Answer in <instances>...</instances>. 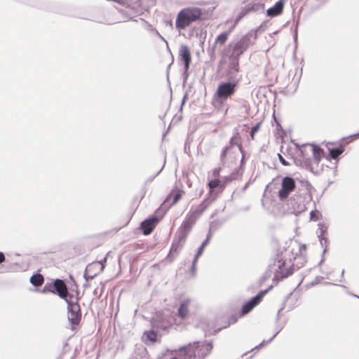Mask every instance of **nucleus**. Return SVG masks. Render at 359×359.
I'll return each mask as SVG.
<instances>
[{"instance_id": "nucleus-13", "label": "nucleus", "mask_w": 359, "mask_h": 359, "mask_svg": "<svg viewBox=\"0 0 359 359\" xmlns=\"http://www.w3.org/2000/svg\"><path fill=\"white\" fill-rule=\"evenodd\" d=\"M159 221L160 218L158 217L155 215L151 216L140 223V229L144 235H149L154 231Z\"/></svg>"}, {"instance_id": "nucleus-39", "label": "nucleus", "mask_w": 359, "mask_h": 359, "mask_svg": "<svg viewBox=\"0 0 359 359\" xmlns=\"http://www.w3.org/2000/svg\"><path fill=\"white\" fill-rule=\"evenodd\" d=\"M320 217H321V213L317 210H312L310 212V218L311 220L317 221L320 219Z\"/></svg>"}, {"instance_id": "nucleus-32", "label": "nucleus", "mask_w": 359, "mask_h": 359, "mask_svg": "<svg viewBox=\"0 0 359 359\" xmlns=\"http://www.w3.org/2000/svg\"><path fill=\"white\" fill-rule=\"evenodd\" d=\"M184 245L172 240V245L170 250V253H179L180 250L183 248Z\"/></svg>"}, {"instance_id": "nucleus-49", "label": "nucleus", "mask_w": 359, "mask_h": 359, "mask_svg": "<svg viewBox=\"0 0 359 359\" xmlns=\"http://www.w3.org/2000/svg\"><path fill=\"white\" fill-rule=\"evenodd\" d=\"M163 167H164V166H163V167L161 168V170H160L158 172H157L154 175H153V176H152V177H149V178L147 180L146 183L151 182V181H152V180H154V179L157 176V175H158V174H159V173L161 172V170H163Z\"/></svg>"}, {"instance_id": "nucleus-12", "label": "nucleus", "mask_w": 359, "mask_h": 359, "mask_svg": "<svg viewBox=\"0 0 359 359\" xmlns=\"http://www.w3.org/2000/svg\"><path fill=\"white\" fill-rule=\"evenodd\" d=\"M193 344L195 350L191 354L194 356L198 355L202 359L209 355L212 349V344L211 341H205L201 342L200 341H194Z\"/></svg>"}, {"instance_id": "nucleus-37", "label": "nucleus", "mask_w": 359, "mask_h": 359, "mask_svg": "<svg viewBox=\"0 0 359 359\" xmlns=\"http://www.w3.org/2000/svg\"><path fill=\"white\" fill-rule=\"evenodd\" d=\"M292 292H290V294H288L286 297H285V302L283 303L282 304V306L279 309V310L278 311V313H277V315H276V322H279V320H280V313L281 311L285 309V302L290 298V297L292 296Z\"/></svg>"}, {"instance_id": "nucleus-18", "label": "nucleus", "mask_w": 359, "mask_h": 359, "mask_svg": "<svg viewBox=\"0 0 359 359\" xmlns=\"http://www.w3.org/2000/svg\"><path fill=\"white\" fill-rule=\"evenodd\" d=\"M229 32H222L220 33L215 39L214 43L212 44V48L209 50V55L211 60H214L215 59V49L218 45L222 46L226 43L229 39Z\"/></svg>"}, {"instance_id": "nucleus-28", "label": "nucleus", "mask_w": 359, "mask_h": 359, "mask_svg": "<svg viewBox=\"0 0 359 359\" xmlns=\"http://www.w3.org/2000/svg\"><path fill=\"white\" fill-rule=\"evenodd\" d=\"M29 281L33 286L39 287L43 283L44 278L41 273L36 272L30 277Z\"/></svg>"}, {"instance_id": "nucleus-7", "label": "nucleus", "mask_w": 359, "mask_h": 359, "mask_svg": "<svg viewBox=\"0 0 359 359\" xmlns=\"http://www.w3.org/2000/svg\"><path fill=\"white\" fill-rule=\"evenodd\" d=\"M175 318L169 311L157 312L151 320V327L156 330L167 331L175 323Z\"/></svg>"}, {"instance_id": "nucleus-35", "label": "nucleus", "mask_w": 359, "mask_h": 359, "mask_svg": "<svg viewBox=\"0 0 359 359\" xmlns=\"http://www.w3.org/2000/svg\"><path fill=\"white\" fill-rule=\"evenodd\" d=\"M269 22L264 21L256 29H252L250 32H253L255 34H256V39L257 38V32H263L266 30L268 27Z\"/></svg>"}, {"instance_id": "nucleus-54", "label": "nucleus", "mask_w": 359, "mask_h": 359, "mask_svg": "<svg viewBox=\"0 0 359 359\" xmlns=\"http://www.w3.org/2000/svg\"><path fill=\"white\" fill-rule=\"evenodd\" d=\"M188 98V94L187 93H186L183 97H182V103H181V107H180V109L182 110V107L183 105L184 104V103L186 102Z\"/></svg>"}, {"instance_id": "nucleus-38", "label": "nucleus", "mask_w": 359, "mask_h": 359, "mask_svg": "<svg viewBox=\"0 0 359 359\" xmlns=\"http://www.w3.org/2000/svg\"><path fill=\"white\" fill-rule=\"evenodd\" d=\"M261 124H262L261 122H258L251 128L250 132V136L252 140L254 139L255 134L259 131Z\"/></svg>"}, {"instance_id": "nucleus-51", "label": "nucleus", "mask_w": 359, "mask_h": 359, "mask_svg": "<svg viewBox=\"0 0 359 359\" xmlns=\"http://www.w3.org/2000/svg\"><path fill=\"white\" fill-rule=\"evenodd\" d=\"M188 71L189 70H186L185 69H184V72L182 74L183 82L184 83H185L187 81V78L189 76Z\"/></svg>"}, {"instance_id": "nucleus-41", "label": "nucleus", "mask_w": 359, "mask_h": 359, "mask_svg": "<svg viewBox=\"0 0 359 359\" xmlns=\"http://www.w3.org/2000/svg\"><path fill=\"white\" fill-rule=\"evenodd\" d=\"M276 180H277V179H276V178H275V179H273V180H272V182H270L269 184H268L266 185V187L265 191H269V192H270V191H272V189H273L272 186H274V187H275L276 185H278V183H276Z\"/></svg>"}, {"instance_id": "nucleus-5", "label": "nucleus", "mask_w": 359, "mask_h": 359, "mask_svg": "<svg viewBox=\"0 0 359 359\" xmlns=\"http://www.w3.org/2000/svg\"><path fill=\"white\" fill-rule=\"evenodd\" d=\"M285 266V260L278 253L274 258L271 259L268 266V271L266 272L265 276L263 277L266 279L271 276V273L274 272L276 274L273 278V280L280 281L291 276L294 272L293 265L287 269L285 271L278 272L282 270Z\"/></svg>"}, {"instance_id": "nucleus-11", "label": "nucleus", "mask_w": 359, "mask_h": 359, "mask_svg": "<svg viewBox=\"0 0 359 359\" xmlns=\"http://www.w3.org/2000/svg\"><path fill=\"white\" fill-rule=\"evenodd\" d=\"M346 138L343 137L341 139L339 145L336 147L328 148L329 154L326 157L327 160L333 159L337 161H339V156L344 153L345 151V147L349 143L346 141ZM337 162L334 163V169L335 172H337Z\"/></svg>"}, {"instance_id": "nucleus-8", "label": "nucleus", "mask_w": 359, "mask_h": 359, "mask_svg": "<svg viewBox=\"0 0 359 359\" xmlns=\"http://www.w3.org/2000/svg\"><path fill=\"white\" fill-rule=\"evenodd\" d=\"M234 146H237L238 147L239 151L241 153H243V149L241 145V135L238 131L234 132L233 136L229 140V145L224 147L222 150L220 154V163L222 167L226 166L227 155L231 154V150Z\"/></svg>"}, {"instance_id": "nucleus-29", "label": "nucleus", "mask_w": 359, "mask_h": 359, "mask_svg": "<svg viewBox=\"0 0 359 359\" xmlns=\"http://www.w3.org/2000/svg\"><path fill=\"white\" fill-rule=\"evenodd\" d=\"M215 222H211L210 226V229H209V231H208V234L206 236L205 239L202 242L201 245H200V247L197 250V251L199 252L201 254L203 253L205 248L208 245V244L210 242V240L211 238V229L213 228V225H214Z\"/></svg>"}, {"instance_id": "nucleus-47", "label": "nucleus", "mask_w": 359, "mask_h": 359, "mask_svg": "<svg viewBox=\"0 0 359 359\" xmlns=\"http://www.w3.org/2000/svg\"><path fill=\"white\" fill-rule=\"evenodd\" d=\"M222 182V184H224V188H225L226 185L232 181H231V179L230 178L229 175H228V176H225L224 177H223Z\"/></svg>"}, {"instance_id": "nucleus-43", "label": "nucleus", "mask_w": 359, "mask_h": 359, "mask_svg": "<svg viewBox=\"0 0 359 359\" xmlns=\"http://www.w3.org/2000/svg\"><path fill=\"white\" fill-rule=\"evenodd\" d=\"M69 278L72 282V290L76 291V294H78L77 284H76V281L74 280V278L72 277V276L70 275Z\"/></svg>"}, {"instance_id": "nucleus-62", "label": "nucleus", "mask_w": 359, "mask_h": 359, "mask_svg": "<svg viewBox=\"0 0 359 359\" xmlns=\"http://www.w3.org/2000/svg\"><path fill=\"white\" fill-rule=\"evenodd\" d=\"M295 307L294 305H289L288 306V311L292 310Z\"/></svg>"}, {"instance_id": "nucleus-44", "label": "nucleus", "mask_w": 359, "mask_h": 359, "mask_svg": "<svg viewBox=\"0 0 359 359\" xmlns=\"http://www.w3.org/2000/svg\"><path fill=\"white\" fill-rule=\"evenodd\" d=\"M272 288H273V285H270V286L268 287L267 289L264 290H260L258 293L263 292L261 294L260 299L262 300V299L264 297V295L266 294Z\"/></svg>"}, {"instance_id": "nucleus-24", "label": "nucleus", "mask_w": 359, "mask_h": 359, "mask_svg": "<svg viewBox=\"0 0 359 359\" xmlns=\"http://www.w3.org/2000/svg\"><path fill=\"white\" fill-rule=\"evenodd\" d=\"M197 219L198 217L196 215H194L193 213H190L186 217L185 220L180 226V228L189 233L192 229L194 224L196 223Z\"/></svg>"}, {"instance_id": "nucleus-22", "label": "nucleus", "mask_w": 359, "mask_h": 359, "mask_svg": "<svg viewBox=\"0 0 359 359\" xmlns=\"http://www.w3.org/2000/svg\"><path fill=\"white\" fill-rule=\"evenodd\" d=\"M209 187V197L212 198L214 196L217 197V194L215 193L216 189H219V191H222L224 188V184L219 179H213L209 181L208 184Z\"/></svg>"}, {"instance_id": "nucleus-16", "label": "nucleus", "mask_w": 359, "mask_h": 359, "mask_svg": "<svg viewBox=\"0 0 359 359\" xmlns=\"http://www.w3.org/2000/svg\"><path fill=\"white\" fill-rule=\"evenodd\" d=\"M294 162L296 165L299 166L302 168L309 170L315 175H318V172L315 171L313 167L312 160L310 156L299 155V157L294 158Z\"/></svg>"}, {"instance_id": "nucleus-21", "label": "nucleus", "mask_w": 359, "mask_h": 359, "mask_svg": "<svg viewBox=\"0 0 359 359\" xmlns=\"http://www.w3.org/2000/svg\"><path fill=\"white\" fill-rule=\"evenodd\" d=\"M216 199V196H214L212 198L209 196L204 198L203 201L196 207V208L191 212L196 215L198 218L205 211V210Z\"/></svg>"}, {"instance_id": "nucleus-2", "label": "nucleus", "mask_w": 359, "mask_h": 359, "mask_svg": "<svg viewBox=\"0 0 359 359\" xmlns=\"http://www.w3.org/2000/svg\"><path fill=\"white\" fill-rule=\"evenodd\" d=\"M40 292L43 294L52 293L64 299L67 304V318L72 325V330H74V327L79 325L81 319L79 297L69 292L66 280L56 278L52 282H48L40 290Z\"/></svg>"}, {"instance_id": "nucleus-1", "label": "nucleus", "mask_w": 359, "mask_h": 359, "mask_svg": "<svg viewBox=\"0 0 359 359\" xmlns=\"http://www.w3.org/2000/svg\"><path fill=\"white\" fill-rule=\"evenodd\" d=\"M256 41V34L253 32H248L238 39L231 41L221 52L222 58L219 65L228 60L225 75L227 81L240 83L241 76L240 72V57L254 44Z\"/></svg>"}, {"instance_id": "nucleus-60", "label": "nucleus", "mask_w": 359, "mask_h": 359, "mask_svg": "<svg viewBox=\"0 0 359 359\" xmlns=\"http://www.w3.org/2000/svg\"><path fill=\"white\" fill-rule=\"evenodd\" d=\"M306 248V245H301L299 247V252H302L303 250H305Z\"/></svg>"}, {"instance_id": "nucleus-17", "label": "nucleus", "mask_w": 359, "mask_h": 359, "mask_svg": "<svg viewBox=\"0 0 359 359\" xmlns=\"http://www.w3.org/2000/svg\"><path fill=\"white\" fill-rule=\"evenodd\" d=\"M179 59L183 62L184 69L189 70L191 62V56L190 50L187 45H182L180 46L179 50Z\"/></svg>"}, {"instance_id": "nucleus-36", "label": "nucleus", "mask_w": 359, "mask_h": 359, "mask_svg": "<svg viewBox=\"0 0 359 359\" xmlns=\"http://www.w3.org/2000/svg\"><path fill=\"white\" fill-rule=\"evenodd\" d=\"M242 175V170L241 168H237L234 171H233L230 175L229 177L231 179V181L238 180L240 178Z\"/></svg>"}, {"instance_id": "nucleus-50", "label": "nucleus", "mask_w": 359, "mask_h": 359, "mask_svg": "<svg viewBox=\"0 0 359 359\" xmlns=\"http://www.w3.org/2000/svg\"><path fill=\"white\" fill-rule=\"evenodd\" d=\"M318 1V5L316 6V8H320L325 4H326L328 0H316Z\"/></svg>"}, {"instance_id": "nucleus-14", "label": "nucleus", "mask_w": 359, "mask_h": 359, "mask_svg": "<svg viewBox=\"0 0 359 359\" xmlns=\"http://www.w3.org/2000/svg\"><path fill=\"white\" fill-rule=\"evenodd\" d=\"M263 292L257 293L255 296L251 297L248 301L245 302L240 311L239 317L245 316L248 314L260 302V297Z\"/></svg>"}, {"instance_id": "nucleus-25", "label": "nucleus", "mask_w": 359, "mask_h": 359, "mask_svg": "<svg viewBox=\"0 0 359 359\" xmlns=\"http://www.w3.org/2000/svg\"><path fill=\"white\" fill-rule=\"evenodd\" d=\"M276 328H275L276 332H275V334L272 336V337L270 339H269L267 341H266L265 340H263L259 345H257V346H255L253 348H252L251 351L260 348L265 344V343H266V344L271 343L273 340V339L277 336V334L283 329V327H285V325L286 324L285 322H283V323L276 322Z\"/></svg>"}, {"instance_id": "nucleus-27", "label": "nucleus", "mask_w": 359, "mask_h": 359, "mask_svg": "<svg viewBox=\"0 0 359 359\" xmlns=\"http://www.w3.org/2000/svg\"><path fill=\"white\" fill-rule=\"evenodd\" d=\"M189 233L180 227L176 231L173 240L184 245Z\"/></svg>"}, {"instance_id": "nucleus-26", "label": "nucleus", "mask_w": 359, "mask_h": 359, "mask_svg": "<svg viewBox=\"0 0 359 359\" xmlns=\"http://www.w3.org/2000/svg\"><path fill=\"white\" fill-rule=\"evenodd\" d=\"M189 303V299H184L180 304L177 310V315L181 319L184 320L187 317L189 313L188 306Z\"/></svg>"}, {"instance_id": "nucleus-56", "label": "nucleus", "mask_w": 359, "mask_h": 359, "mask_svg": "<svg viewBox=\"0 0 359 359\" xmlns=\"http://www.w3.org/2000/svg\"><path fill=\"white\" fill-rule=\"evenodd\" d=\"M297 26H298V24H297V25H296V27L294 31V34H293V38H294V42L297 41Z\"/></svg>"}, {"instance_id": "nucleus-53", "label": "nucleus", "mask_w": 359, "mask_h": 359, "mask_svg": "<svg viewBox=\"0 0 359 359\" xmlns=\"http://www.w3.org/2000/svg\"><path fill=\"white\" fill-rule=\"evenodd\" d=\"M201 255H202V254L197 251L194 259H193L192 263L196 264L199 257Z\"/></svg>"}, {"instance_id": "nucleus-45", "label": "nucleus", "mask_w": 359, "mask_h": 359, "mask_svg": "<svg viewBox=\"0 0 359 359\" xmlns=\"http://www.w3.org/2000/svg\"><path fill=\"white\" fill-rule=\"evenodd\" d=\"M278 159H279V161L280 162V163L283 165H289L290 163L283 158V156L280 154H278Z\"/></svg>"}, {"instance_id": "nucleus-42", "label": "nucleus", "mask_w": 359, "mask_h": 359, "mask_svg": "<svg viewBox=\"0 0 359 359\" xmlns=\"http://www.w3.org/2000/svg\"><path fill=\"white\" fill-rule=\"evenodd\" d=\"M222 167L216 168L212 170V176L214 179H219Z\"/></svg>"}, {"instance_id": "nucleus-6", "label": "nucleus", "mask_w": 359, "mask_h": 359, "mask_svg": "<svg viewBox=\"0 0 359 359\" xmlns=\"http://www.w3.org/2000/svg\"><path fill=\"white\" fill-rule=\"evenodd\" d=\"M239 83L231 81L219 82L215 93V97L221 104H223L236 93Z\"/></svg>"}, {"instance_id": "nucleus-55", "label": "nucleus", "mask_w": 359, "mask_h": 359, "mask_svg": "<svg viewBox=\"0 0 359 359\" xmlns=\"http://www.w3.org/2000/svg\"><path fill=\"white\" fill-rule=\"evenodd\" d=\"M6 260L5 254L3 252H0V264L4 262Z\"/></svg>"}, {"instance_id": "nucleus-48", "label": "nucleus", "mask_w": 359, "mask_h": 359, "mask_svg": "<svg viewBox=\"0 0 359 359\" xmlns=\"http://www.w3.org/2000/svg\"><path fill=\"white\" fill-rule=\"evenodd\" d=\"M196 264L192 263L191 268H190V272L192 274V276H194L196 275Z\"/></svg>"}, {"instance_id": "nucleus-61", "label": "nucleus", "mask_w": 359, "mask_h": 359, "mask_svg": "<svg viewBox=\"0 0 359 359\" xmlns=\"http://www.w3.org/2000/svg\"><path fill=\"white\" fill-rule=\"evenodd\" d=\"M359 137V132L358 133H355V134H353V135H351L349 136V137Z\"/></svg>"}, {"instance_id": "nucleus-59", "label": "nucleus", "mask_w": 359, "mask_h": 359, "mask_svg": "<svg viewBox=\"0 0 359 359\" xmlns=\"http://www.w3.org/2000/svg\"><path fill=\"white\" fill-rule=\"evenodd\" d=\"M156 34L158 35V36L164 42H166L167 41L159 34V32L156 30Z\"/></svg>"}, {"instance_id": "nucleus-23", "label": "nucleus", "mask_w": 359, "mask_h": 359, "mask_svg": "<svg viewBox=\"0 0 359 359\" xmlns=\"http://www.w3.org/2000/svg\"><path fill=\"white\" fill-rule=\"evenodd\" d=\"M311 147L309 151L312 153L313 162L318 165L325 154L324 150L315 144H311Z\"/></svg>"}, {"instance_id": "nucleus-20", "label": "nucleus", "mask_w": 359, "mask_h": 359, "mask_svg": "<svg viewBox=\"0 0 359 359\" xmlns=\"http://www.w3.org/2000/svg\"><path fill=\"white\" fill-rule=\"evenodd\" d=\"M285 4V0H278L272 7L266 10V15L273 18L280 15L283 11Z\"/></svg>"}, {"instance_id": "nucleus-63", "label": "nucleus", "mask_w": 359, "mask_h": 359, "mask_svg": "<svg viewBox=\"0 0 359 359\" xmlns=\"http://www.w3.org/2000/svg\"><path fill=\"white\" fill-rule=\"evenodd\" d=\"M344 270H342L341 273V278H344Z\"/></svg>"}, {"instance_id": "nucleus-15", "label": "nucleus", "mask_w": 359, "mask_h": 359, "mask_svg": "<svg viewBox=\"0 0 359 359\" xmlns=\"http://www.w3.org/2000/svg\"><path fill=\"white\" fill-rule=\"evenodd\" d=\"M318 229L317 231L318 237L320 241V243L322 247H324L323 252V257L320 262L318 263V265L320 266L323 262H324V254L327 251V243H328V238L325 236L327 233V228L326 226H324L322 224H318Z\"/></svg>"}, {"instance_id": "nucleus-64", "label": "nucleus", "mask_w": 359, "mask_h": 359, "mask_svg": "<svg viewBox=\"0 0 359 359\" xmlns=\"http://www.w3.org/2000/svg\"><path fill=\"white\" fill-rule=\"evenodd\" d=\"M143 192H144V193H143V195H142V198L144 197V194H146V191L144 189V190H143Z\"/></svg>"}, {"instance_id": "nucleus-30", "label": "nucleus", "mask_w": 359, "mask_h": 359, "mask_svg": "<svg viewBox=\"0 0 359 359\" xmlns=\"http://www.w3.org/2000/svg\"><path fill=\"white\" fill-rule=\"evenodd\" d=\"M154 329V328L148 331H145L144 332V336L145 337L147 341H149L150 342H155L157 341V332L155 331Z\"/></svg>"}, {"instance_id": "nucleus-34", "label": "nucleus", "mask_w": 359, "mask_h": 359, "mask_svg": "<svg viewBox=\"0 0 359 359\" xmlns=\"http://www.w3.org/2000/svg\"><path fill=\"white\" fill-rule=\"evenodd\" d=\"M248 6L250 8V11H263L264 8V4L262 3L248 4Z\"/></svg>"}, {"instance_id": "nucleus-31", "label": "nucleus", "mask_w": 359, "mask_h": 359, "mask_svg": "<svg viewBox=\"0 0 359 359\" xmlns=\"http://www.w3.org/2000/svg\"><path fill=\"white\" fill-rule=\"evenodd\" d=\"M250 12V8L248 6V4L245 5L244 7L241 8L236 18L235 19V24H237L244 16H245Z\"/></svg>"}, {"instance_id": "nucleus-57", "label": "nucleus", "mask_w": 359, "mask_h": 359, "mask_svg": "<svg viewBox=\"0 0 359 359\" xmlns=\"http://www.w3.org/2000/svg\"><path fill=\"white\" fill-rule=\"evenodd\" d=\"M242 154V158H241V167H242L244 164H245V151H243V153H241Z\"/></svg>"}, {"instance_id": "nucleus-9", "label": "nucleus", "mask_w": 359, "mask_h": 359, "mask_svg": "<svg viewBox=\"0 0 359 359\" xmlns=\"http://www.w3.org/2000/svg\"><path fill=\"white\" fill-rule=\"evenodd\" d=\"M296 188V183L293 177L285 176L281 180V187L278 191V196L280 201L285 200L291 192Z\"/></svg>"}, {"instance_id": "nucleus-3", "label": "nucleus", "mask_w": 359, "mask_h": 359, "mask_svg": "<svg viewBox=\"0 0 359 359\" xmlns=\"http://www.w3.org/2000/svg\"><path fill=\"white\" fill-rule=\"evenodd\" d=\"M205 11L198 7L182 8L177 15L175 27L179 31L184 30L193 22L203 20Z\"/></svg>"}, {"instance_id": "nucleus-40", "label": "nucleus", "mask_w": 359, "mask_h": 359, "mask_svg": "<svg viewBox=\"0 0 359 359\" xmlns=\"http://www.w3.org/2000/svg\"><path fill=\"white\" fill-rule=\"evenodd\" d=\"M166 43V46H167V50L169 51V53H170L171 55V57H172V61L168 65V67H167V79L168 80L169 79V69L170 68L172 64L173 63V61H174V57H173V55H172V53H171V50L168 46V43L166 41L165 42Z\"/></svg>"}, {"instance_id": "nucleus-52", "label": "nucleus", "mask_w": 359, "mask_h": 359, "mask_svg": "<svg viewBox=\"0 0 359 359\" xmlns=\"http://www.w3.org/2000/svg\"><path fill=\"white\" fill-rule=\"evenodd\" d=\"M201 255H202V254L197 251L194 259H193L192 263L196 264L199 257Z\"/></svg>"}, {"instance_id": "nucleus-58", "label": "nucleus", "mask_w": 359, "mask_h": 359, "mask_svg": "<svg viewBox=\"0 0 359 359\" xmlns=\"http://www.w3.org/2000/svg\"><path fill=\"white\" fill-rule=\"evenodd\" d=\"M236 25V24L234 23V25L233 26H231L228 30L224 31V32H229V36L230 34L231 33V32L233 31V29H234Z\"/></svg>"}, {"instance_id": "nucleus-4", "label": "nucleus", "mask_w": 359, "mask_h": 359, "mask_svg": "<svg viewBox=\"0 0 359 359\" xmlns=\"http://www.w3.org/2000/svg\"><path fill=\"white\" fill-rule=\"evenodd\" d=\"M301 183L304 187V192L301 194H294L290 199V205L293 210L292 212L295 215L304 212L306 209V204L312 199L311 189L313 186L307 180H302Z\"/></svg>"}, {"instance_id": "nucleus-10", "label": "nucleus", "mask_w": 359, "mask_h": 359, "mask_svg": "<svg viewBox=\"0 0 359 359\" xmlns=\"http://www.w3.org/2000/svg\"><path fill=\"white\" fill-rule=\"evenodd\" d=\"M184 191L182 190H172L161 203L159 210L164 215L172 206L175 205L182 198Z\"/></svg>"}, {"instance_id": "nucleus-19", "label": "nucleus", "mask_w": 359, "mask_h": 359, "mask_svg": "<svg viewBox=\"0 0 359 359\" xmlns=\"http://www.w3.org/2000/svg\"><path fill=\"white\" fill-rule=\"evenodd\" d=\"M106 261H107V257H104L100 262H98L94 263V264H90L86 266L85 272L83 273V278H85L86 282H88V280H93L97 275V273L90 275V274H88V272L90 271V270L93 268L99 267V266L100 267V272L103 271V270L105 267L104 263L106 262Z\"/></svg>"}, {"instance_id": "nucleus-46", "label": "nucleus", "mask_w": 359, "mask_h": 359, "mask_svg": "<svg viewBox=\"0 0 359 359\" xmlns=\"http://www.w3.org/2000/svg\"><path fill=\"white\" fill-rule=\"evenodd\" d=\"M229 324H234L238 320V317L236 315H232L229 318Z\"/></svg>"}, {"instance_id": "nucleus-33", "label": "nucleus", "mask_w": 359, "mask_h": 359, "mask_svg": "<svg viewBox=\"0 0 359 359\" xmlns=\"http://www.w3.org/2000/svg\"><path fill=\"white\" fill-rule=\"evenodd\" d=\"M311 144H306L302 145L299 149V155L302 156H310L309 154L311 153L309 151V149L311 148Z\"/></svg>"}]
</instances>
